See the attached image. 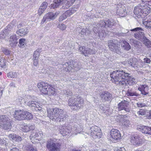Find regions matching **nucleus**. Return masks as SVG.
Listing matches in <instances>:
<instances>
[{
    "mask_svg": "<svg viewBox=\"0 0 151 151\" xmlns=\"http://www.w3.org/2000/svg\"><path fill=\"white\" fill-rule=\"evenodd\" d=\"M110 76L112 82L116 84L127 86L136 83L135 79L131 76L130 74L123 70L114 71L110 73Z\"/></svg>",
    "mask_w": 151,
    "mask_h": 151,
    "instance_id": "f257e3e1",
    "label": "nucleus"
},
{
    "mask_svg": "<svg viewBox=\"0 0 151 151\" xmlns=\"http://www.w3.org/2000/svg\"><path fill=\"white\" fill-rule=\"evenodd\" d=\"M47 111L48 116L53 121H65L68 117L65 111L59 108L50 109H47Z\"/></svg>",
    "mask_w": 151,
    "mask_h": 151,
    "instance_id": "f03ea898",
    "label": "nucleus"
},
{
    "mask_svg": "<svg viewBox=\"0 0 151 151\" xmlns=\"http://www.w3.org/2000/svg\"><path fill=\"white\" fill-rule=\"evenodd\" d=\"M84 100L80 96H72L68 100V104L73 110H77L80 109L84 104Z\"/></svg>",
    "mask_w": 151,
    "mask_h": 151,
    "instance_id": "7ed1b4c3",
    "label": "nucleus"
},
{
    "mask_svg": "<svg viewBox=\"0 0 151 151\" xmlns=\"http://www.w3.org/2000/svg\"><path fill=\"white\" fill-rule=\"evenodd\" d=\"M129 66H131L134 69L141 68L143 66V62L140 60H138L135 58H131L125 61Z\"/></svg>",
    "mask_w": 151,
    "mask_h": 151,
    "instance_id": "20e7f679",
    "label": "nucleus"
},
{
    "mask_svg": "<svg viewBox=\"0 0 151 151\" xmlns=\"http://www.w3.org/2000/svg\"><path fill=\"white\" fill-rule=\"evenodd\" d=\"M144 30V29L140 27H137L130 30L132 32H138L134 34V37L137 39L142 41L146 37L144 33L142 32Z\"/></svg>",
    "mask_w": 151,
    "mask_h": 151,
    "instance_id": "39448f33",
    "label": "nucleus"
},
{
    "mask_svg": "<svg viewBox=\"0 0 151 151\" xmlns=\"http://www.w3.org/2000/svg\"><path fill=\"white\" fill-rule=\"evenodd\" d=\"M90 130L91 136L93 138H100L101 137V130L99 127L96 126H93L91 128Z\"/></svg>",
    "mask_w": 151,
    "mask_h": 151,
    "instance_id": "423d86ee",
    "label": "nucleus"
},
{
    "mask_svg": "<svg viewBox=\"0 0 151 151\" xmlns=\"http://www.w3.org/2000/svg\"><path fill=\"white\" fill-rule=\"evenodd\" d=\"M118 108L119 111L124 110L127 112H129L131 111L129 103L126 100L122 101L119 103L118 104Z\"/></svg>",
    "mask_w": 151,
    "mask_h": 151,
    "instance_id": "0eeeda50",
    "label": "nucleus"
},
{
    "mask_svg": "<svg viewBox=\"0 0 151 151\" xmlns=\"http://www.w3.org/2000/svg\"><path fill=\"white\" fill-rule=\"evenodd\" d=\"M59 13L57 12L54 13L52 12H49L44 17L41 22V24H43L45 22H47L51 20H53L55 18Z\"/></svg>",
    "mask_w": 151,
    "mask_h": 151,
    "instance_id": "6e6552de",
    "label": "nucleus"
},
{
    "mask_svg": "<svg viewBox=\"0 0 151 151\" xmlns=\"http://www.w3.org/2000/svg\"><path fill=\"white\" fill-rule=\"evenodd\" d=\"M46 147L50 151H58L59 145L57 143L54 142V141L51 139L48 140Z\"/></svg>",
    "mask_w": 151,
    "mask_h": 151,
    "instance_id": "1a4fd4ad",
    "label": "nucleus"
},
{
    "mask_svg": "<svg viewBox=\"0 0 151 151\" xmlns=\"http://www.w3.org/2000/svg\"><path fill=\"white\" fill-rule=\"evenodd\" d=\"M25 103L27 106L37 111H41L42 110V108L38 105V103L36 101H29L27 103Z\"/></svg>",
    "mask_w": 151,
    "mask_h": 151,
    "instance_id": "9d476101",
    "label": "nucleus"
},
{
    "mask_svg": "<svg viewBox=\"0 0 151 151\" xmlns=\"http://www.w3.org/2000/svg\"><path fill=\"white\" fill-rule=\"evenodd\" d=\"M121 135L120 132L117 129H113L110 131V137L113 141L120 139Z\"/></svg>",
    "mask_w": 151,
    "mask_h": 151,
    "instance_id": "9b49d317",
    "label": "nucleus"
},
{
    "mask_svg": "<svg viewBox=\"0 0 151 151\" xmlns=\"http://www.w3.org/2000/svg\"><path fill=\"white\" fill-rule=\"evenodd\" d=\"M78 50L80 52L85 56H88V55H91L95 54V50L89 48H85V47H79Z\"/></svg>",
    "mask_w": 151,
    "mask_h": 151,
    "instance_id": "f8f14e48",
    "label": "nucleus"
},
{
    "mask_svg": "<svg viewBox=\"0 0 151 151\" xmlns=\"http://www.w3.org/2000/svg\"><path fill=\"white\" fill-rule=\"evenodd\" d=\"M49 85L47 83L41 82L37 84V86L41 92L45 94L47 93V90Z\"/></svg>",
    "mask_w": 151,
    "mask_h": 151,
    "instance_id": "ddd939ff",
    "label": "nucleus"
},
{
    "mask_svg": "<svg viewBox=\"0 0 151 151\" xmlns=\"http://www.w3.org/2000/svg\"><path fill=\"white\" fill-rule=\"evenodd\" d=\"M59 129L60 133L63 136L68 135L71 131V127L66 125L60 126Z\"/></svg>",
    "mask_w": 151,
    "mask_h": 151,
    "instance_id": "4468645a",
    "label": "nucleus"
},
{
    "mask_svg": "<svg viewBox=\"0 0 151 151\" xmlns=\"http://www.w3.org/2000/svg\"><path fill=\"white\" fill-rule=\"evenodd\" d=\"M137 129L142 133L145 134L151 135V127L148 126L138 125Z\"/></svg>",
    "mask_w": 151,
    "mask_h": 151,
    "instance_id": "2eb2a0df",
    "label": "nucleus"
},
{
    "mask_svg": "<svg viewBox=\"0 0 151 151\" xmlns=\"http://www.w3.org/2000/svg\"><path fill=\"white\" fill-rule=\"evenodd\" d=\"M25 111L21 110L15 111L14 114V118L18 120L25 119Z\"/></svg>",
    "mask_w": 151,
    "mask_h": 151,
    "instance_id": "dca6fc26",
    "label": "nucleus"
},
{
    "mask_svg": "<svg viewBox=\"0 0 151 151\" xmlns=\"http://www.w3.org/2000/svg\"><path fill=\"white\" fill-rule=\"evenodd\" d=\"M130 140L132 144L133 145L139 146L142 144L140 138L137 135L131 136Z\"/></svg>",
    "mask_w": 151,
    "mask_h": 151,
    "instance_id": "f3484780",
    "label": "nucleus"
},
{
    "mask_svg": "<svg viewBox=\"0 0 151 151\" xmlns=\"http://www.w3.org/2000/svg\"><path fill=\"white\" fill-rule=\"evenodd\" d=\"M76 31L82 37H88L91 33L90 31L87 28H78L77 29Z\"/></svg>",
    "mask_w": 151,
    "mask_h": 151,
    "instance_id": "a211bd4d",
    "label": "nucleus"
},
{
    "mask_svg": "<svg viewBox=\"0 0 151 151\" xmlns=\"http://www.w3.org/2000/svg\"><path fill=\"white\" fill-rule=\"evenodd\" d=\"M142 5V3H141L139 6L135 7L134 9V13L139 18L140 17H142L143 14L142 12H145V11L146 10V9H143L142 10V9L140 7V6H144Z\"/></svg>",
    "mask_w": 151,
    "mask_h": 151,
    "instance_id": "6ab92c4d",
    "label": "nucleus"
},
{
    "mask_svg": "<svg viewBox=\"0 0 151 151\" xmlns=\"http://www.w3.org/2000/svg\"><path fill=\"white\" fill-rule=\"evenodd\" d=\"M100 96L102 100L105 101H109L112 98V95L107 91L103 92L100 94Z\"/></svg>",
    "mask_w": 151,
    "mask_h": 151,
    "instance_id": "aec40b11",
    "label": "nucleus"
},
{
    "mask_svg": "<svg viewBox=\"0 0 151 151\" xmlns=\"http://www.w3.org/2000/svg\"><path fill=\"white\" fill-rule=\"evenodd\" d=\"M115 23V22L113 19H109L106 21H102L101 22V27H105L106 26L111 27Z\"/></svg>",
    "mask_w": 151,
    "mask_h": 151,
    "instance_id": "412c9836",
    "label": "nucleus"
},
{
    "mask_svg": "<svg viewBox=\"0 0 151 151\" xmlns=\"http://www.w3.org/2000/svg\"><path fill=\"white\" fill-rule=\"evenodd\" d=\"M118 8L117 12L119 16L122 17H124L127 14L126 8L124 6H119Z\"/></svg>",
    "mask_w": 151,
    "mask_h": 151,
    "instance_id": "4be33fe9",
    "label": "nucleus"
},
{
    "mask_svg": "<svg viewBox=\"0 0 151 151\" xmlns=\"http://www.w3.org/2000/svg\"><path fill=\"white\" fill-rule=\"evenodd\" d=\"M11 25H9L7 27V29L5 28L4 29L2 30L0 32V39L3 40L4 39L6 36H7V34L9 33V28Z\"/></svg>",
    "mask_w": 151,
    "mask_h": 151,
    "instance_id": "5701e85b",
    "label": "nucleus"
},
{
    "mask_svg": "<svg viewBox=\"0 0 151 151\" xmlns=\"http://www.w3.org/2000/svg\"><path fill=\"white\" fill-rule=\"evenodd\" d=\"M17 39L16 35H13L10 36L9 40V45L11 47H14L16 45L17 43Z\"/></svg>",
    "mask_w": 151,
    "mask_h": 151,
    "instance_id": "b1692460",
    "label": "nucleus"
},
{
    "mask_svg": "<svg viewBox=\"0 0 151 151\" xmlns=\"http://www.w3.org/2000/svg\"><path fill=\"white\" fill-rule=\"evenodd\" d=\"M124 116L123 115H119V121L122 122V124L123 126H125L126 127H129L131 124L130 122L128 120L123 119V118Z\"/></svg>",
    "mask_w": 151,
    "mask_h": 151,
    "instance_id": "393cba45",
    "label": "nucleus"
},
{
    "mask_svg": "<svg viewBox=\"0 0 151 151\" xmlns=\"http://www.w3.org/2000/svg\"><path fill=\"white\" fill-rule=\"evenodd\" d=\"M73 14L72 11L68 10L61 15L59 18V20L60 21H63L67 17H70Z\"/></svg>",
    "mask_w": 151,
    "mask_h": 151,
    "instance_id": "a878e982",
    "label": "nucleus"
},
{
    "mask_svg": "<svg viewBox=\"0 0 151 151\" xmlns=\"http://www.w3.org/2000/svg\"><path fill=\"white\" fill-rule=\"evenodd\" d=\"M101 23L100 24H98L95 27H94L93 28V30L95 33V36H97L98 33L99 31L103 29L105 27H101Z\"/></svg>",
    "mask_w": 151,
    "mask_h": 151,
    "instance_id": "bb28decb",
    "label": "nucleus"
},
{
    "mask_svg": "<svg viewBox=\"0 0 151 151\" xmlns=\"http://www.w3.org/2000/svg\"><path fill=\"white\" fill-rule=\"evenodd\" d=\"M10 119L8 116L5 115H0V123L1 125L5 123Z\"/></svg>",
    "mask_w": 151,
    "mask_h": 151,
    "instance_id": "cd10ccee",
    "label": "nucleus"
},
{
    "mask_svg": "<svg viewBox=\"0 0 151 151\" xmlns=\"http://www.w3.org/2000/svg\"><path fill=\"white\" fill-rule=\"evenodd\" d=\"M108 46L110 50L114 48V47L117 45V42L115 40H112L108 41Z\"/></svg>",
    "mask_w": 151,
    "mask_h": 151,
    "instance_id": "c85d7f7f",
    "label": "nucleus"
},
{
    "mask_svg": "<svg viewBox=\"0 0 151 151\" xmlns=\"http://www.w3.org/2000/svg\"><path fill=\"white\" fill-rule=\"evenodd\" d=\"M75 0H66L63 4V7L64 9H68L74 2Z\"/></svg>",
    "mask_w": 151,
    "mask_h": 151,
    "instance_id": "c756f323",
    "label": "nucleus"
},
{
    "mask_svg": "<svg viewBox=\"0 0 151 151\" xmlns=\"http://www.w3.org/2000/svg\"><path fill=\"white\" fill-rule=\"evenodd\" d=\"M12 121L10 119L6 123L2 124V127L5 130L10 129L12 127L11 123Z\"/></svg>",
    "mask_w": 151,
    "mask_h": 151,
    "instance_id": "7c9ffc66",
    "label": "nucleus"
},
{
    "mask_svg": "<svg viewBox=\"0 0 151 151\" xmlns=\"http://www.w3.org/2000/svg\"><path fill=\"white\" fill-rule=\"evenodd\" d=\"M9 137L11 139H12L17 142H19L21 140V137L17 136L16 134H9Z\"/></svg>",
    "mask_w": 151,
    "mask_h": 151,
    "instance_id": "2f4dec72",
    "label": "nucleus"
},
{
    "mask_svg": "<svg viewBox=\"0 0 151 151\" xmlns=\"http://www.w3.org/2000/svg\"><path fill=\"white\" fill-rule=\"evenodd\" d=\"M28 32V29L27 28L21 29L17 32V33L21 36L26 35Z\"/></svg>",
    "mask_w": 151,
    "mask_h": 151,
    "instance_id": "473e14b6",
    "label": "nucleus"
},
{
    "mask_svg": "<svg viewBox=\"0 0 151 151\" xmlns=\"http://www.w3.org/2000/svg\"><path fill=\"white\" fill-rule=\"evenodd\" d=\"M71 70L72 69L77 71L79 70L80 67L78 65V63L77 62L72 61L70 64Z\"/></svg>",
    "mask_w": 151,
    "mask_h": 151,
    "instance_id": "72a5a7b5",
    "label": "nucleus"
},
{
    "mask_svg": "<svg viewBox=\"0 0 151 151\" xmlns=\"http://www.w3.org/2000/svg\"><path fill=\"white\" fill-rule=\"evenodd\" d=\"M142 42L147 47L150 48L151 47V41L146 37L144 40H143Z\"/></svg>",
    "mask_w": 151,
    "mask_h": 151,
    "instance_id": "f704fd0d",
    "label": "nucleus"
},
{
    "mask_svg": "<svg viewBox=\"0 0 151 151\" xmlns=\"http://www.w3.org/2000/svg\"><path fill=\"white\" fill-rule=\"evenodd\" d=\"M143 24L148 30H151V19L143 22Z\"/></svg>",
    "mask_w": 151,
    "mask_h": 151,
    "instance_id": "c9c22d12",
    "label": "nucleus"
},
{
    "mask_svg": "<svg viewBox=\"0 0 151 151\" xmlns=\"http://www.w3.org/2000/svg\"><path fill=\"white\" fill-rule=\"evenodd\" d=\"M126 94L127 96H139V94L131 90H128L127 91Z\"/></svg>",
    "mask_w": 151,
    "mask_h": 151,
    "instance_id": "e433bc0d",
    "label": "nucleus"
},
{
    "mask_svg": "<svg viewBox=\"0 0 151 151\" xmlns=\"http://www.w3.org/2000/svg\"><path fill=\"white\" fill-rule=\"evenodd\" d=\"M19 73H18L11 71L7 74V76L9 78H15L19 75Z\"/></svg>",
    "mask_w": 151,
    "mask_h": 151,
    "instance_id": "4c0bfd02",
    "label": "nucleus"
},
{
    "mask_svg": "<svg viewBox=\"0 0 151 151\" xmlns=\"http://www.w3.org/2000/svg\"><path fill=\"white\" fill-rule=\"evenodd\" d=\"M50 87L48 88L47 90V94L49 95H53L55 93V89L50 86Z\"/></svg>",
    "mask_w": 151,
    "mask_h": 151,
    "instance_id": "58836bf2",
    "label": "nucleus"
},
{
    "mask_svg": "<svg viewBox=\"0 0 151 151\" xmlns=\"http://www.w3.org/2000/svg\"><path fill=\"white\" fill-rule=\"evenodd\" d=\"M102 29H102L100 31H99L98 33V36L101 39L103 37H105L107 34V33L105 32V30H104L103 29Z\"/></svg>",
    "mask_w": 151,
    "mask_h": 151,
    "instance_id": "ea45409f",
    "label": "nucleus"
},
{
    "mask_svg": "<svg viewBox=\"0 0 151 151\" xmlns=\"http://www.w3.org/2000/svg\"><path fill=\"white\" fill-rule=\"evenodd\" d=\"M124 45H122L123 48L127 50H129L131 48L129 44L126 41L123 42Z\"/></svg>",
    "mask_w": 151,
    "mask_h": 151,
    "instance_id": "a19ab883",
    "label": "nucleus"
},
{
    "mask_svg": "<svg viewBox=\"0 0 151 151\" xmlns=\"http://www.w3.org/2000/svg\"><path fill=\"white\" fill-rule=\"evenodd\" d=\"M25 119L30 120L33 118V116L31 113L27 111H25Z\"/></svg>",
    "mask_w": 151,
    "mask_h": 151,
    "instance_id": "79ce46f5",
    "label": "nucleus"
},
{
    "mask_svg": "<svg viewBox=\"0 0 151 151\" xmlns=\"http://www.w3.org/2000/svg\"><path fill=\"white\" fill-rule=\"evenodd\" d=\"M111 50L119 54H120L121 53L122 51L120 47H118L117 45L114 48L111 49Z\"/></svg>",
    "mask_w": 151,
    "mask_h": 151,
    "instance_id": "37998d69",
    "label": "nucleus"
},
{
    "mask_svg": "<svg viewBox=\"0 0 151 151\" xmlns=\"http://www.w3.org/2000/svg\"><path fill=\"white\" fill-rule=\"evenodd\" d=\"M2 51L6 55H10L11 51L7 48H3L1 49Z\"/></svg>",
    "mask_w": 151,
    "mask_h": 151,
    "instance_id": "c03bdc74",
    "label": "nucleus"
},
{
    "mask_svg": "<svg viewBox=\"0 0 151 151\" xmlns=\"http://www.w3.org/2000/svg\"><path fill=\"white\" fill-rule=\"evenodd\" d=\"M39 135L38 133L36 131H35V130H34L32 134L30 135V139L32 140V139H34L37 137Z\"/></svg>",
    "mask_w": 151,
    "mask_h": 151,
    "instance_id": "a18cd8bd",
    "label": "nucleus"
},
{
    "mask_svg": "<svg viewBox=\"0 0 151 151\" xmlns=\"http://www.w3.org/2000/svg\"><path fill=\"white\" fill-rule=\"evenodd\" d=\"M63 0H54V4H53V8H54L58 7Z\"/></svg>",
    "mask_w": 151,
    "mask_h": 151,
    "instance_id": "49530a36",
    "label": "nucleus"
},
{
    "mask_svg": "<svg viewBox=\"0 0 151 151\" xmlns=\"http://www.w3.org/2000/svg\"><path fill=\"white\" fill-rule=\"evenodd\" d=\"M26 43V40L24 38H22L19 40V46L21 47H23L24 45Z\"/></svg>",
    "mask_w": 151,
    "mask_h": 151,
    "instance_id": "de8ad7c7",
    "label": "nucleus"
},
{
    "mask_svg": "<svg viewBox=\"0 0 151 151\" xmlns=\"http://www.w3.org/2000/svg\"><path fill=\"white\" fill-rule=\"evenodd\" d=\"M40 50L37 49L34 52L33 55V59H38Z\"/></svg>",
    "mask_w": 151,
    "mask_h": 151,
    "instance_id": "09e8293b",
    "label": "nucleus"
},
{
    "mask_svg": "<svg viewBox=\"0 0 151 151\" xmlns=\"http://www.w3.org/2000/svg\"><path fill=\"white\" fill-rule=\"evenodd\" d=\"M63 67L65 70H71L70 64L69 65L68 62H66L64 64H63Z\"/></svg>",
    "mask_w": 151,
    "mask_h": 151,
    "instance_id": "8fccbe9b",
    "label": "nucleus"
},
{
    "mask_svg": "<svg viewBox=\"0 0 151 151\" xmlns=\"http://www.w3.org/2000/svg\"><path fill=\"white\" fill-rule=\"evenodd\" d=\"M100 109L104 113H106V114L107 115V113L106 112V111H107L108 109V107H106L104 105H100Z\"/></svg>",
    "mask_w": 151,
    "mask_h": 151,
    "instance_id": "3c124183",
    "label": "nucleus"
},
{
    "mask_svg": "<svg viewBox=\"0 0 151 151\" xmlns=\"http://www.w3.org/2000/svg\"><path fill=\"white\" fill-rule=\"evenodd\" d=\"M142 4H143L151 6V0H142Z\"/></svg>",
    "mask_w": 151,
    "mask_h": 151,
    "instance_id": "603ef678",
    "label": "nucleus"
},
{
    "mask_svg": "<svg viewBox=\"0 0 151 151\" xmlns=\"http://www.w3.org/2000/svg\"><path fill=\"white\" fill-rule=\"evenodd\" d=\"M6 60L4 59H0V65L2 68H5L6 65Z\"/></svg>",
    "mask_w": 151,
    "mask_h": 151,
    "instance_id": "864d4df0",
    "label": "nucleus"
},
{
    "mask_svg": "<svg viewBox=\"0 0 151 151\" xmlns=\"http://www.w3.org/2000/svg\"><path fill=\"white\" fill-rule=\"evenodd\" d=\"M63 93L66 95H71L72 93L71 91L68 89L67 90H64L63 91Z\"/></svg>",
    "mask_w": 151,
    "mask_h": 151,
    "instance_id": "5fc2aeb1",
    "label": "nucleus"
},
{
    "mask_svg": "<svg viewBox=\"0 0 151 151\" xmlns=\"http://www.w3.org/2000/svg\"><path fill=\"white\" fill-rule=\"evenodd\" d=\"M58 27L61 30H63L65 29L66 28L65 25L63 24H59L58 25Z\"/></svg>",
    "mask_w": 151,
    "mask_h": 151,
    "instance_id": "6e6d98bb",
    "label": "nucleus"
},
{
    "mask_svg": "<svg viewBox=\"0 0 151 151\" xmlns=\"http://www.w3.org/2000/svg\"><path fill=\"white\" fill-rule=\"evenodd\" d=\"M71 131H73V132L75 131L77 133H79L80 131L81 130V129H80L79 127H74L73 128H71Z\"/></svg>",
    "mask_w": 151,
    "mask_h": 151,
    "instance_id": "4d7b16f0",
    "label": "nucleus"
},
{
    "mask_svg": "<svg viewBox=\"0 0 151 151\" xmlns=\"http://www.w3.org/2000/svg\"><path fill=\"white\" fill-rule=\"evenodd\" d=\"M147 87V86L146 85H142L138 88V89L140 91L145 90V88Z\"/></svg>",
    "mask_w": 151,
    "mask_h": 151,
    "instance_id": "13d9d810",
    "label": "nucleus"
},
{
    "mask_svg": "<svg viewBox=\"0 0 151 151\" xmlns=\"http://www.w3.org/2000/svg\"><path fill=\"white\" fill-rule=\"evenodd\" d=\"M42 6H40L38 11V13L39 15H40L45 10Z\"/></svg>",
    "mask_w": 151,
    "mask_h": 151,
    "instance_id": "bf43d9fd",
    "label": "nucleus"
},
{
    "mask_svg": "<svg viewBox=\"0 0 151 151\" xmlns=\"http://www.w3.org/2000/svg\"><path fill=\"white\" fill-rule=\"evenodd\" d=\"M145 111L144 110H140L137 112V114L139 115L143 116L145 115Z\"/></svg>",
    "mask_w": 151,
    "mask_h": 151,
    "instance_id": "052dcab7",
    "label": "nucleus"
},
{
    "mask_svg": "<svg viewBox=\"0 0 151 151\" xmlns=\"http://www.w3.org/2000/svg\"><path fill=\"white\" fill-rule=\"evenodd\" d=\"M129 32V31H128L127 32H121V33H119H119H118V35H119L122 36H127L128 35V33Z\"/></svg>",
    "mask_w": 151,
    "mask_h": 151,
    "instance_id": "680f3d73",
    "label": "nucleus"
},
{
    "mask_svg": "<svg viewBox=\"0 0 151 151\" xmlns=\"http://www.w3.org/2000/svg\"><path fill=\"white\" fill-rule=\"evenodd\" d=\"M29 126H24L22 128L23 131L26 132H28V131H29Z\"/></svg>",
    "mask_w": 151,
    "mask_h": 151,
    "instance_id": "e2e57ef3",
    "label": "nucleus"
},
{
    "mask_svg": "<svg viewBox=\"0 0 151 151\" xmlns=\"http://www.w3.org/2000/svg\"><path fill=\"white\" fill-rule=\"evenodd\" d=\"M47 4H48L47 2H44L42 3L40 6H42L43 9H45L47 6Z\"/></svg>",
    "mask_w": 151,
    "mask_h": 151,
    "instance_id": "0e129e2a",
    "label": "nucleus"
},
{
    "mask_svg": "<svg viewBox=\"0 0 151 151\" xmlns=\"http://www.w3.org/2000/svg\"><path fill=\"white\" fill-rule=\"evenodd\" d=\"M151 62V60L150 59L145 58L144 59V62L145 63H150Z\"/></svg>",
    "mask_w": 151,
    "mask_h": 151,
    "instance_id": "69168bd1",
    "label": "nucleus"
},
{
    "mask_svg": "<svg viewBox=\"0 0 151 151\" xmlns=\"http://www.w3.org/2000/svg\"><path fill=\"white\" fill-rule=\"evenodd\" d=\"M10 151H19V149L16 147H12L10 148Z\"/></svg>",
    "mask_w": 151,
    "mask_h": 151,
    "instance_id": "338daca9",
    "label": "nucleus"
},
{
    "mask_svg": "<svg viewBox=\"0 0 151 151\" xmlns=\"http://www.w3.org/2000/svg\"><path fill=\"white\" fill-rule=\"evenodd\" d=\"M30 148V150L28 151H37L36 148H34L31 145L29 146Z\"/></svg>",
    "mask_w": 151,
    "mask_h": 151,
    "instance_id": "774afa93",
    "label": "nucleus"
}]
</instances>
